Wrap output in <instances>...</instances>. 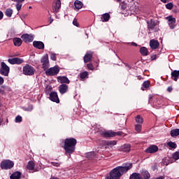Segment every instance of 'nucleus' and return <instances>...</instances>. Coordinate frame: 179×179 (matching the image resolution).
Here are the masks:
<instances>
[{"mask_svg":"<svg viewBox=\"0 0 179 179\" xmlns=\"http://www.w3.org/2000/svg\"><path fill=\"white\" fill-rule=\"evenodd\" d=\"M133 165L132 163L126 164L124 166H117L113 169L110 172L109 176H107L106 179H120L121 178V176L125 174L129 170L132 169Z\"/></svg>","mask_w":179,"mask_h":179,"instance_id":"obj_1","label":"nucleus"},{"mask_svg":"<svg viewBox=\"0 0 179 179\" xmlns=\"http://www.w3.org/2000/svg\"><path fill=\"white\" fill-rule=\"evenodd\" d=\"M78 143V141L73 138H69L64 140V149L65 150L66 155H72L75 152L76 149V144Z\"/></svg>","mask_w":179,"mask_h":179,"instance_id":"obj_2","label":"nucleus"},{"mask_svg":"<svg viewBox=\"0 0 179 179\" xmlns=\"http://www.w3.org/2000/svg\"><path fill=\"white\" fill-rule=\"evenodd\" d=\"M122 131L115 132L113 131H102L101 135L103 138H113L114 136H122Z\"/></svg>","mask_w":179,"mask_h":179,"instance_id":"obj_3","label":"nucleus"},{"mask_svg":"<svg viewBox=\"0 0 179 179\" xmlns=\"http://www.w3.org/2000/svg\"><path fill=\"white\" fill-rule=\"evenodd\" d=\"M36 73V69L31 66L30 64H25L23 66V73L27 76H32Z\"/></svg>","mask_w":179,"mask_h":179,"instance_id":"obj_4","label":"nucleus"},{"mask_svg":"<svg viewBox=\"0 0 179 179\" xmlns=\"http://www.w3.org/2000/svg\"><path fill=\"white\" fill-rule=\"evenodd\" d=\"M45 73L47 76H55L59 73V67L55 66L54 67H50L45 70Z\"/></svg>","mask_w":179,"mask_h":179,"instance_id":"obj_5","label":"nucleus"},{"mask_svg":"<svg viewBox=\"0 0 179 179\" xmlns=\"http://www.w3.org/2000/svg\"><path fill=\"white\" fill-rule=\"evenodd\" d=\"M13 166H15V163L9 159L2 161L1 163V169H2V170H9L12 169Z\"/></svg>","mask_w":179,"mask_h":179,"instance_id":"obj_6","label":"nucleus"},{"mask_svg":"<svg viewBox=\"0 0 179 179\" xmlns=\"http://www.w3.org/2000/svg\"><path fill=\"white\" fill-rule=\"evenodd\" d=\"M41 63L42 64V68L43 71H47L50 68V60L48 59V55H45L41 59Z\"/></svg>","mask_w":179,"mask_h":179,"instance_id":"obj_7","label":"nucleus"},{"mask_svg":"<svg viewBox=\"0 0 179 179\" xmlns=\"http://www.w3.org/2000/svg\"><path fill=\"white\" fill-rule=\"evenodd\" d=\"M1 67L0 69V73L1 75H3V76H9V71H10V69L8 65H6V63L2 62L1 64Z\"/></svg>","mask_w":179,"mask_h":179,"instance_id":"obj_8","label":"nucleus"},{"mask_svg":"<svg viewBox=\"0 0 179 179\" xmlns=\"http://www.w3.org/2000/svg\"><path fill=\"white\" fill-rule=\"evenodd\" d=\"M27 169L29 170V173H36L37 171H40V168H36V164L34 162L29 161L27 163Z\"/></svg>","mask_w":179,"mask_h":179,"instance_id":"obj_9","label":"nucleus"},{"mask_svg":"<svg viewBox=\"0 0 179 179\" xmlns=\"http://www.w3.org/2000/svg\"><path fill=\"white\" fill-rule=\"evenodd\" d=\"M8 62H9V64H10L11 65H20L21 64H23L24 62V60L19 57H14L12 59H8Z\"/></svg>","mask_w":179,"mask_h":179,"instance_id":"obj_10","label":"nucleus"},{"mask_svg":"<svg viewBox=\"0 0 179 179\" xmlns=\"http://www.w3.org/2000/svg\"><path fill=\"white\" fill-rule=\"evenodd\" d=\"M61 9V0H55L52 3V10L55 13H58Z\"/></svg>","mask_w":179,"mask_h":179,"instance_id":"obj_11","label":"nucleus"},{"mask_svg":"<svg viewBox=\"0 0 179 179\" xmlns=\"http://www.w3.org/2000/svg\"><path fill=\"white\" fill-rule=\"evenodd\" d=\"M21 38L24 41V43H31L34 38L32 34H24L21 36Z\"/></svg>","mask_w":179,"mask_h":179,"instance_id":"obj_12","label":"nucleus"},{"mask_svg":"<svg viewBox=\"0 0 179 179\" xmlns=\"http://www.w3.org/2000/svg\"><path fill=\"white\" fill-rule=\"evenodd\" d=\"M57 82L62 85H64V83L66 85H69V83H71V80H69V78H68L66 76H58Z\"/></svg>","mask_w":179,"mask_h":179,"instance_id":"obj_13","label":"nucleus"},{"mask_svg":"<svg viewBox=\"0 0 179 179\" xmlns=\"http://www.w3.org/2000/svg\"><path fill=\"white\" fill-rule=\"evenodd\" d=\"M50 100L51 101H54L55 103H59V98L58 97V94H57V92H52L50 94Z\"/></svg>","mask_w":179,"mask_h":179,"instance_id":"obj_14","label":"nucleus"},{"mask_svg":"<svg viewBox=\"0 0 179 179\" xmlns=\"http://www.w3.org/2000/svg\"><path fill=\"white\" fill-rule=\"evenodd\" d=\"M69 87L66 84H62L59 86V92L61 94H65L68 92Z\"/></svg>","mask_w":179,"mask_h":179,"instance_id":"obj_15","label":"nucleus"},{"mask_svg":"<svg viewBox=\"0 0 179 179\" xmlns=\"http://www.w3.org/2000/svg\"><path fill=\"white\" fill-rule=\"evenodd\" d=\"M159 45H160V43L158 41L152 39L150 41V47L152 48V50H157V48H159Z\"/></svg>","mask_w":179,"mask_h":179,"instance_id":"obj_16","label":"nucleus"},{"mask_svg":"<svg viewBox=\"0 0 179 179\" xmlns=\"http://www.w3.org/2000/svg\"><path fill=\"white\" fill-rule=\"evenodd\" d=\"M33 46L38 50H44V43L42 41H34L33 42Z\"/></svg>","mask_w":179,"mask_h":179,"instance_id":"obj_17","label":"nucleus"},{"mask_svg":"<svg viewBox=\"0 0 179 179\" xmlns=\"http://www.w3.org/2000/svg\"><path fill=\"white\" fill-rule=\"evenodd\" d=\"M92 58H93V52H87L83 57L85 64H87V62H90V61H92Z\"/></svg>","mask_w":179,"mask_h":179,"instance_id":"obj_18","label":"nucleus"},{"mask_svg":"<svg viewBox=\"0 0 179 179\" xmlns=\"http://www.w3.org/2000/svg\"><path fill=\"white\" fill-rule=\"evenodd\" d=\"M157 150H159V147H157V145H150V147H148L146 150L145 152L146 153H156V152H157Z\"/></svg>","mask_w":179,"mask_h":179,"instance_id":"obj_19","label":"nucleus"},{"mask_svg":"<svg viewBox=\"0 0 179 179\" xmlns=\"http://www.w3.org/2000/svg\"><path fill=\"white\" fill-rule=\"evenodd\" d=\"M171 78L172 80L177 82L179 79V70H174L171 73Z\"/></svg>","mask_w":179,"mask_h":179,"instance_id":"obj_20","label":"nucleus"},{"mask_svg":"<svg viewBox=\"0 0 179 179\" xmlns=\"http://www.w3.org/2000/svg\"><path fill=\"white\" fill-rule=\"evenodd\" d=\"M147 24H148V30H153L155 27L157 26V23L155 20H150L149 21H147Z\"/></svg>","mask_w":179,"mask_h":179,"instance_id":"obj_21","label":"nucleus"},{"mask_svg":"<svg viewBox=\"0 0 179 179\" xmlns=\"http://www.w3.org/2000/svg\"><path fill=\"white\" fill-rule=\"evenodd\" d=\"M167 19L170 28L174 29V27H176V18L173 17V16H169Z\"/></svg>","mask_w":179,"mask_h":179,"instance_id":"obj_22","label":"nucleus"},{"mask_svg":"<svg viewBox=\"0 0 179 179\" xmlns=\"http://www.w3.org/2000/svg\"><path fill=\"white\" fill-rule=\"evenodd\" d=\"M120 152H131V144H124L120 148Z\"/></svg>","mask_w":179,"mask_h":179,"instance_id":"obj_23","label":"nucleus"},{"mask_svg":"<svg viewBox=\"0 0 179 179\" xmlns=\"http://www.w3.org/2000/svg\"><path fill=\"white\" fill-rule=\"evenodd\" d=\"M74 6L75 9L79 10V9H82V8H83V3L79 0H76L74 2Z\"/></svg>","mask_w":179,"mask_h":179,"instance_id":"obj_24","label":"nucleus"},{"mask_svg":"<svg viewBox=\"0 0 179 179\" xmlns=\"http://www.w3.org/2000/svg\"><path fill=\"white\" fill-rule=\"evenodd\" d=\"M22 43H23V41H22V39L20 38H13V43H14V45H15V47H20V45H22Z\"/></svg>","mask_w":179,"mask_h":179,"instance_id":"obj_25","label":"nucleus"},{"mask_svg":"<svg viewBox=\"0 0 179 179\" xmlns=\"http://www.w3.org/2000/svg\"><path fill=\"white\" fill-rule=\"evenodd\" d=\"M20 177H22V173L19 171H16L14 173L11 174L10 176V179H20Z\"/></svg>","mask_w":179,"mask_h":179,"instance_id":"obj_26","label":"nucleus"},{"mask_svg":"<svg viewBox=\"0 0 179 179\" xmlns=\"http://www.w3.org/2000/svg\"><path fill=\"white\" fill-rule=\"evenodd\" d=\"M79 76L81 80H85V79H87V78H89V72L83 71L80 73Z\"/></svg>","mask_w":179,"mask_h":179,"instance_id":"obj_27","label":"nucleus"},{"mask_svg":"<svg viewBox=\"0 0 179 179\" xmlns=\"http://www.w3.org/2000/svg\"><path fill=\"white\" fill-rule=\"evenodd\" d=\"M106 146H109L110 148H113V146H115L117 145V141H108L105 142Z\"/></svg>","mask_w":179,"mask_h":179,"instance_id":"obj_28","label":"nucleus"},{"mask_svg":"<svg viewBox=\"0 0 179 179\" xmlns=\"http://www.w3.org/2000/svg\"><path fill=\"white\" fill-rule=\"evenodd\" d=\"M108 20H110V14L106 13L101 15V22H108Z\"/></svg>","mask_w":179,"mask_h":179,"instance_id":"obj_29","label":"nucleus"},{"mask_svg":"<svg viewBox=\"0 0 179 179\" xmlns=\"http://www.w3.org/2000/svg\"><path fill=\"white\" fill-rule=\"evenodd\" d=\"M135 121L138 124H143V117H142V116H141V115H137L135 117Z\"/></svg>","mask_w":179,"mask_h":179,"instance_id":"obj_30","label":"nucleus"},{"mask_svg":"<svg viewBox=\"0 0 179 179\" xmlns=\"http://www.w3.org/2000/svg\"><path fill=\"white\" fill-rule=\"evenodd\" d=\"M141 174L143 177V179H150V173H149V171H148L146 170L143 171Z\"/></svg>","mask_w":179,"mask_h":179,"instance_id":"obj_31","label":"nucleus"},{"mask_svg":"<svg viewBox=\"0 0 179 179\" xmlns=\"http://www.w3.org/2000/svg\"><path fill=\"white\" fill-rule=\"evenodd\" d=\"M129 179H142V177L140 173H134L130 176Z\"/></svg>","mask_w":179,"mask_h":179,"instance_id":"obj_32","label":"nucleus"},{"mask_svg":"<svg viewBox=\"0 0 179 179\" xmlns=\"http://www.w3.org/2000/svg\"><path fill=\"white\" fill-rule=\"evenodd\" d=\"M178 135H179V129H175L171 131V136H172L173 138H174V136H178Z\"/></svg>","mask_w":179,"mask_h":179,"instance_id":"obj_33","label":"nucleus"},{"mask_svg":"<svg viewBox=\"0 0 179 179\" xmlns=\"http://www.w3.org/2000/svg\"><path fill=\"white\" fill-rule=\"evenodd\" d=\"M140 52L141 55L146 56L148 55L149 53V52L148 51V48H146L145 47H142L140 48Z\"/></svg>","mask_w":179,"mask_h":179,"instance_id":"obj_34","label":"nucleus"},{"mask_svg":"<svg viewBox=\"0 0 179 179\" xmlns=\"http://www.w3.org/2000/svg\"><path fill=\"white\" fill-rule=\"evenodd\" d=\"M6 15L8 16V17H12V15H13V10L11 8H8L6 10Z\"/></svg>","mask_w":179,"mask_h":179,"instance_id":"obj_35","label":"nucleus"},{"mask_svg":"<svg viewBox=\"0 0 179 179\" xmlns=\"http://www.w3.org/2000/svg\"><path fill=\"white\" fill-rule=\"evenodd\" d=\"M169 148H171V149H176V148H177V144L174 142L172 141H169L167 143Z\"/></svg>","mask_w":179,"mask_h":179,"instance_id":"obj_36","label":"nucleus"},{"mask_svg":"<svg viewBox=\"0 0 179 179\" xmlns=\"http://www.w3.org/2000/svg\"><path fill=\"white\" fill-rule=\"evenodd\" d=\"M7 90L8 87L5 85L0 87V94H5V92H6Z\"/></svg>","mask_w":179,"mask_h":179,"instance_id":"obj_37","label":"nucleus"},{"mask_svg":"<svg viewBox=\"0 0 179 179\" xmlns=\"http://www.w3.org/2000/svg\"><path fill=\"white\" fill-rule=\"evenodd\" d=\"M50 59H52V61H57V54L52 52H50Z\"/></svg>","mask_w":179,"mask_h":179,"instance_id":"obj_38","label":"nucleus"},{"mask_svg":"<svg viewBox=\"0 0 179 179\" xmlns=\"http://www.w3.org/2000/svg\"><path fill=\"white\" fill-rule=\"evenodd\" d=\"M149 86H150V81L146 80V81H144V82H143V87L145 89H148V87H149Z\"/></svg>","mask_w":179,"mask_h":179,"instance_id":"obj_39","label":"nucleus"},{"mask_svg":"<svg viewBox=\"0 0 179 179\" xmlns=\"http://www.w3.org/2000/svg\"><path fill=\"white\" fill-rule=\"evenodd\" d=\"M135 129L137 132H141V131H142V124H136Z\"/></svg>","mask_w":179,"mask_h":179,"instance_id":"obj_40","label":"nucleus"},{"mask_svg":"<svg viewBox=\"0 0 179 179\" xmlns=\"http://www.w3.org/2000/svg\"><path fill=\"white\" fill-rule=\"evenodd\" d=\"M165 6L166 9L171 10V9H173V6H174V4H173V3H168L165 5Z\"/></svg>","mask_w":179,"mask_h":179,"instance_id":"obj_41","label":"nucleus"},{"mask_svg":"<svg viewBox=\"0 0 179 179\" xmlns=\"http://www.w3.org/2000/svg\"><path fill=\"white\" fill-rule=\"evenodd\" d=\"M87 68L90 71H94V66H93V64L89 63L87 64Z\"/></svg>","mask_w":179,"mask_h":179,"instance_id":"obj_42","label":"nucleus"},{"mask_svg":"<svg viewBox=\"0 0 179 179\" xmlns=\"http://www.w3.org/2000/svg\"><path fill=\"white\" fill-rule=\"evenodd\" d=\"M50 164L55 167H59V166H61V162H52Z\"/></svg>","mask_w":179,"mask_h":179,"instance_id":"obj_43","label":"nucleus"},{"mask_svg":"<svg viewBox=\"0 0 179 179\" xmlns=\"http://www.w3.org/2000/svg\"><path fill=\"white\" fill-rule=\"evenodd\" d=\"M173 159H174V160H178V159H179V152H176L173 155Z\"/></svg>","mask_w":179,"mask_h":179,"instance_id":"obj_44","label":"nucleus"},{"mask_svg":"<svg viewBox=\"0 0 179 179\" xmlns=\"http://www.w3.org/2000/svg\"><path fill=\"white\" fill-rule=\"evenodd\" d=\"M24 111H32L33 110V105H29L27 108H23Z\"/></svg>","mask_w":179,"mask_h":179,"instance_id":"obj_45","label":"nucleus"},{"mask_svg":"<svg viewBox=\"0 0 179 179\" xmlns=\"http://www.w3.org/2000/svg\"><path fill=\"white\" fill-rule=\"evenodd\" d=\"M22 116L17 115V116L15 117V122H22Z\"/></svg>","mask_w":179,"mask_h":179,"instance_id":"obj_46","label":"nucleus"},{"mask_svg":"<svg viewBox=\"0 0 179 179\" xmlns=\"http://www.w3.org/2000/svg\"><path fill=\"white\" fill-rule=\"evenodd\" d=\"M22 3H17L16 4V9L18 12L19 10H20V9H22Z\"/></svg>","mask_w":179,"mask_h":179,"instance_id":"obj_47","label":"nucleus"},{"mask_svg":"<svg viewBox=\"0 0 179 179\" xmlns=\"http://www.w3.org/2000/svg\"><path fill=\"white\" fill-rule=\"evenodd\" d=\"M73 24L76 26V27H79V22H78V20L76 18H74L73 20Z\"/></svg>","mask_w":179,"mask_h":179,"instance_id":"obj_48","label":"nucleus"},{"mask_svg":"<svg viewBox=\"0 0 179 179\" xmlns=\"http://www.w3.org/2000/svg\"><path fill=\"white\" fill-rule=\"evenodd\" d=\"M13 2H17V3H22V2H24V0H11Z\"/></svg>","mask_w":179,"mask_h":179,"instance_id":"obj_49","label":"nucleus"},{"mask_svg":"<svg viewBox=\"0 0 179 179\" xmlns=\"http://www.w3.org/2000/svg\"><path fill=\"white\" fill-rule=\"evenodd\" d=\"M3 19V13L0 10V20H2Z\"/></svg>","mask_w":179,"mask_h":179,"instance_id":"obj_50","label":"nucleus"},{"mask_svg":"<svg viewBox=\"0 0 179 179\" xmlns=\"http://www.w3.org/2000/svg\"><path fill=\"white\" fill-rule=\"evenodd\" d=\"M156 58H157L156 55H153L152 56H151L152 61H155V59H156Z\"/></svg>","mask_w":179,"mask_h":179,"instance_id":"obj_51","label":"nucleus"},{"mask_svg":"<svg viewBox=\"0 0 179 179\" xmlns=\"http://www.w3.org/2000/svg\"><path fill=\"white\" fill-rule=\"evenodd\" d=\"M131 45H133L134 47H138V44H136V43H135V42H132L131 43Z\"/></svg>","mask_w":179,"mask_h":179,"instance_id":"obj_52","label":"nucleus"},{"mask_svg":"<svg viewBox=\"0 0 179 179\" xmlns=\"http://www.w3.org/2000/svg\"><path fill=\"white\" fill-rule=\"evenodd\" d=\"M167 91L169 92V93H171V92L173 91V87H169L168 89H167Z\"/></svg>","mask_w":179,"mask_h":179,"instance_id":"obj_53","label":"nucleus"},{"mask_svg":"<svg viewBox=\"0 0 179 179\" xmlns=\"http://www.w3.org/2000/svg\"><path fill=\"white\" fill-rule=\"evenodd\" d=\"M3 83V78L0 76V85H2Z\"/></svg>","mask_w":179,"mask_h":179,"instance_id":"obj_54","label":"nucleus"},{"mask_svg":"<svg viewBox=\"0 0 179 179\" xmlns=\"http://www.w3.org/2000/svg\"><path fill=\"white\" fill-rule=\"evenodd\" d=\"M161 2H163V3H167V2H169V0H160Z\"/></svg>","mask_w":179,"mask_h":179,"instance_id":"obj_55","label":"nucleus"},{"mask_svg":"<svg viewBox=\"0 0 179 179\" xmlns=\"http://www.w3.org/2000/svg\"><path fill=\"white\" fill-rule=\"evenodd\" d=\"M149 99L150 100H152V99H153V96H152V95H150Z\"/></svg>","mask_w":179,"mask_h":179,"instance_id":"obj_56","label":"nucleus"},{"mask_svg":"<svg viewBox=\"0 0 179 179\" xmlns=\"http://www.w3.org/2000/svg\"><path fill=\"white\" fill-rule=\"evenodd\" d=\"M117 1V2H121V1H122V0H116Z\"/></svg>","mask_w":179,"mask_h":179,"instance_id":"obj_57","label":"nucleus"},{"mask_svg":"<svg viewBox=\"0 0 179 179\" xmlns=\"http://www.w3.org/2000/svg\"><path fill=\"white\" fill-rule=\"evenodd\" d=\"M29 9H31V6H29Z\"/></svg>","mask_w":179,"mask_h":179,"instance_id":"obj_58","label":"nucleus"}]
</instances>
